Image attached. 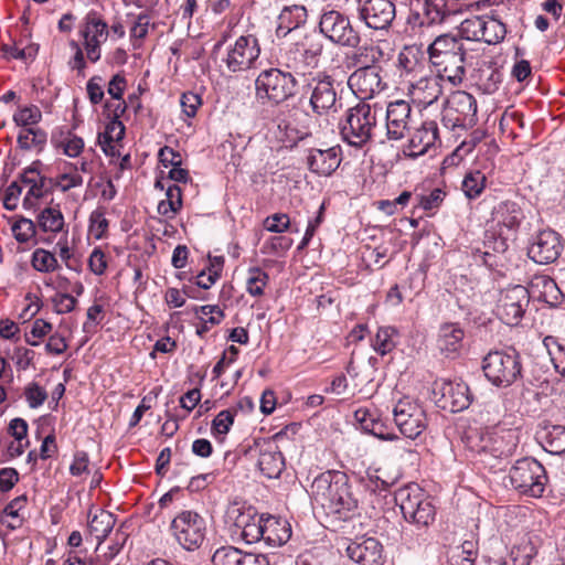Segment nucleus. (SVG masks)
<instances>
[{"mask_svg":"<svg viewBox=\"0 0 565 565\" xmlns=\"http://www.w3.org/2000/svg\"><path fill=\"white\" fill-rule=\"evenodd\" d=\"M376 126V110L365 102L350 107L339 122L342 140L356 149H362L372 140Z\"/></svg>","mask_w":565,"mask_h":565,"instance_id":"obj_6","label":"nucleus"},{"mask_svg":"<svg viewBox=\"0 0 565 565\" xmlns=\"http://www.w3.org/2000/svg\"><path fill=\"white\" fill-rule=\"evenodd\" d=\"M418 49L414 46H405L398 54L397 65L406 73L415 72L418 66Z\"/></svg>","mask_w":565,"mask_h":565,"instance_id":"obj_55","label":"nucleus"},{"mask_svg":"<svg viewBox=\"0 0 565 565\" xmlns=\"http://www.w3.org/2000/svg\"><path fill=\"white\" fill-rule=\"evenodd\" d=\"M115 523L116 516L111 512L98 510L95 514H92V512L88 514V529L98 541V545L108 536Z\"/></svg>","mask_w":565,"mask_h":565,"instance_id":"obj_36","label":"nucleus"},{"mask_svg":"<svg viewBox=\"0 0 565 565\" xmlns=\"http://www.w3.org/2000/svg\"><path fill=\"white\" fill-rule=\"evenodd\" d=\"M47 134L41 128H24L17 138L18 146L22 150L38 149L41 151L46 145Z\"/></svg>","mask_w":565,"mask_h":565,"instance_id":"obj_39","label":"nucleus"},{"mask_svg":"<svg viewBox=\"0 0 565 565\" xmlns=\"http://www.w3.org/2000/svg\"><path fill=\"white\" fill-rule=\"evenodd\" d=\"M311 87L309 104L315 114L322 115L331 110L337 103L334 78L326 72H319L308 84Z\"/></svg>","mask_w":565,"mask_h":565,"instance_id":"obj_22","label":"nucleus"},{"mask_svg":"<svg viewBox=\"0 0 565 565\" xmlns=\"http://www.w3.org/2000/svg\"><path fill=\"white\" fill-rule=\"evenodd\" d=\"M465 331L457 322L440 324L437 337V347L447 358L457 356L463 345Z\"/></svg>","mask_w":565,"mask_h":565,"instance_id":"obj_29","label":"nucleus"},{"mask_svg":"<svg viewBox=\"0 0 565 565\" xmlns=\"http://www.w3.org/2000/svg\"><path fill=\"white\" fill-rule=\"evenodd\" d=\"M52 303L56 313L64 315L75 309L77 299L70 294H56L52 298Z\"/></svg>","mask_w":565,"mask_h":565,"instance_id":"obj_62","label":"nucleus"},{"mask_svg":"<svg viewBox=\"0 0 565 565\" xmlns=\"http://www.w3.org/2000/svg\"><path fill=\"white\" fill-rule=\"evenodd\" d=\"M456 12L449 0H413L407 23L412 28L439 25Z\"/></svg>","mask_w":565,"mask_h":565,"instance_id":"obj_11","label":"nucleus"},{"mask_svg":"<svg viewBox=\"0 0 565 565\" xmlns=\"http://www.w3.org/2000/svg\"><path fill=\"white\" fill-rule=\"evenodd\" d=\"M42 167L43 163L40 160H35L31 163L30 167L25 168L19 177V181L22 184L29 185V189L32 186V184H35L43 175L42 173Z\"/></svg>","mask_w":565,"mask_h":565,"instance_id":"obj_63","label":"nucleus"},{"mask_svg":"<svg viewBox=\"0 0 565 565\" xmlns=\"http://www.w3.org/2000/svg\"><path fill=\"white\" fill-rule=\"evenodd\" d=\"M298 75L284 67H269L255 78V97L262 105H280L297 95Z\"/></svg>","mask_w":565,"mask_h":565,"instance_id":"obj_5","label":"nucleus"},{"mask_svg":"<svg viewBox=\"0 0 565 565\" xmlns=\"http://www.w3.org/2000/svg\"><path fill=\"white\" fill-rule=\"evenodd\" d=\"M235 415L236 411L232 408L221 411L212 420V434L214 436L227 434L234 423Z\"/></svg>","mask_w":565,"mask_h":565,"instance_id":"obj_54","label":"nucleus"},{"mask_svg":"<svg viewBox=\"0 0 565 565\" xmlns=\"http://www.w3.org/2000/svg\"><path fill=\"white\" fill-rule=\"evenodd\" d=\"M345 553L358 565L384 564V547L376 537H356L348 544Z\"/></svg>","mask_w":565,"mask_h":565,"instance_id":"obj_24","label":"nucleus"},{"mask_svg":"<svg viewBox=\"0 0 565 565\" xmlns=\"http://www.w3.org/2000/svg\"><path fill=\"white\" fill-rule=\"evenodd\" d=\"M41 119L42 113L35 105L24 106L13 115V121L21 127L36 125Z\"/></svg>","mask_w":565,"mask_h":565,"instance_id":"obj_53","label":"nucleus"},{"mask_svg":"<svg viewBox=\"0 0 565 565\" xmlns=\"http://www.w3.org/2000/svg\"><path fill=\"white\" fill-rule=\"evenodd\" d=\"M482 441V450L489 452L494 458H507L516 448V438L512 430L489 433Z\"/></svg>","mask_w":565,"mask_h":565,"instance_id":"obj_31","label":"nucleus"},{"mask_svg":"<svg viewBox=\"0 0 565 565\" xmlns=\"http://www.w3.org/2000/svg\"><path fill=\"white\" fill-rule=\"evenodd\" d=\"M562 250L561 235L553 230H544L534 237L527 248V255L535 263L547 265L556 262Z\"/></svg>","mask_w":565,"mask_h":565,"instance_id":"obj_23","label":"nucleus"},{"mask_svg":"<svg viewBox=\"0 0 565 565\" xmlns=\"http://www.w3.org/2000/svg\"><path fill=\"white\" fill-rule=\"evenodd\" d=\"M31 265L40 273H53L60 268L55 254L44 248H36L32 253Z\"/></svg>","mask_w":565,"mask_h":565,"instance_id":"obj_43","label":"nucleus"},{"mask_svg":"<svg viewBox=\"0 0 565 565\" xmlns=\"http://www.w3.org/2000/svg\"><path fill=\"white\" fill-rule=\"evenodd\" d=\"M543 448L553 455H562L565 452V426L563 425H545L539 431Z\"/></svg>","mask_w":565,"mask_h":565,"instance_id":"obj_35","label":"nucleus"},{"mask_svg":"<svg viewBox=\"0 0 565 565\" xmlns=\"http://www.w3.org/2000/svg\"><path fill=\"white\" fill-rule=\"evenodd\" d=\"M38 227L44 233L56 234L63 231L65 225L64 215L60 209V204L49 205L43 209L36 216Z\"/></svg>","mask_w":565,"mask_h":565,"instance_id":"obj_37","label":"nucleus"},{"mask_svg":"<svg viewBox=\"0 0 565 565\" xmlns=\"http://www.w3.org/2000/svg\"><path fill=\"white\" fill-rule=\"evenodd\" d=\"M259 55L258 39L253 34L241 35L227 46L222 62L228 72L239 73L254 68Z\"/></svg>","mask_w":565,"mask_h":565,"instance_id":"obj_12","label":"nucleus"},{"mask_svg":"<svg viewBox=\"0 0 565 565\" xmlns=\"http://www.w3.org/2000/svg\"><path fill=\"white\" fill-rule=\"evenodd\" d=\"M269 276L259 267H252L248 269V278L246 281V290L253 297H260L264 295V288L268 284Z\"/></svg>","mask_w":565,"mask_h":565,"instance_id":"obj_47","label":"nucleus"},{"mask_svg":"<svg viewBox=\"0 0 565 565\" xmlns=\"http://www.w3.org/2000/svg\"><path fill=\"white\" fill-rule=\"evenodd\" d=\"M125 136V125L121 121L109 120L103 132L98 134V143L104 152L111 148L114 141H120Z\"/></svg>","mask_w":565,"mask_h":565,"instance_id":"obj_45","label":"nucleus"},{"mask_svg":"<svg viewBox=\"0 0 565 565\" xmlns=\"http://www.w3.org/2000/svg\"><path fill=\"white\" fill-rule=\"evenodd\" d=\"M530 303L527 288L515 285L504 289L497 305V316L507 326H518Z\"/></svg>","mask_w":565,"mask_h":565,"instance_id":"obj_15","label":"nucleus"},{"mask_svg":"<svg viewBox=\"0 0 565 565\" xmlns=\"http://www.w3.org/2000/svg\"><path fill=\"white\" fill-rule=\"evenodd\" d=\"M382 71L381 66L354 68L348 77V86L361 102L371 99L386 88Z\"/></svg>","mask_w":565,"mask_h":565,"instance_id":"obj_20","label":"nucleus"},{"mask_svg":"<svg viewBox=\"0 0 565 565\" xmlns=\"http://www.w3.org/2000/svg\"><path fill=\"white\" fill-rule=\"evenodd\" d=\"M413 108L404 99L388 103L386 107V137L388 140H402L409 131Z\"/></svg>","mask_w":565,"mask_h":565,"instance_id":"obj_25","label":"nucleus"},{"mask_svg":"<svg viewBox=\"0 0 565 565\" xmlns=\"http://www.w3.org/2000/svg\"><path fill=\"white\" fill-rule=\"evenodd\" d=\"M308 11L305 6L292 4L284 7L277 19L276 34L278 38L288 35L291 31L306 24Z\"/></svg>","mask_w":565,"mask_h":565,"instance_id":"obj_32","label":"nucleus"},{"mask_svg":"<svg viewBox=\"0 0 565 565\" xmlns=\"http://www.w3.org/2000/svg\"><path fill=\"white\" fill-rule=\"evenodd\" d=\"M531 288L539 292V298L550 306H557L563 300V294L553 278L536 275L532 278Z\"/></svg>","mask_w":565,"mask_h":565,"instance_id":"obj_34","label":"nucleus"},{"mask_svg":"<svg viewBox=\"0 0 565 565\" xmlns=\"http://www.w3.org/2000/svg\"><path fill=\"white\" fill-rule=\"evenodd\" d=\"M290 537L291 526L286 519L265 514L262 541L267 546L279 547L286 544Z\"/></svg>","mask_w":565,"mask_h":565,"instance_id":"obj_30","label":"nucleus"},{"mask_svg":"<svg viewBox=\"0 0 565 565\" xmlns=\"http://www.w3.org/2000/svg\"><path fill=\"white\" fill-rule=\"evenodd\" d=\"M323 50L321 35L316 32L306 33L284 52L281 65L298 76H306L311 70L318 67Z\"/></svg>","mask_w":565,"mask_h":565,"instance_id":"obj_7","label":"nucleus"},{"mask_svg":"<svg viewBox=\"0 0 565 565\" xmlns=\"http://www.w3.org/2000/svg\"><path fill=\"white\" fill-rule=\"evenodd\" d=\"M501 82V72L495 68L488 67L480 72L478 85L484 94H493L499 89Z\"/></svg>","mask_w":565,"mask_h":565,"instance_id":"obj_52","label":"nucleus"},{"mask_svg":"<svg viewBox=\"0 0 565 565\" xmlns=\"http://www.w3.org/2000/svg\"><path fill=\"white\" fill-rule=\"evenodd\" d=\"M52 329L51 322L38 318L32 322L30 331L24 333V341L31 347H38L40 341L51 333Z\"/></svg>","mask_w":565,"mask_h":565,"instance_id":"obj_51","label":"nucleus"},{"mask_svg":"<svg viewBox=\"0 0 565 565\" xmlns=\"http://www.w3.org/2000/svg\"><path fill=\"white\" fill-rule=\"evenodd\" d=\"M440 145L438 124L435 120H426L411 135L403 153L405 157L416 159L436 150Z\"/></svg>","mask_w":565,"mask_h":565,"instance_id":"obj_21","label":"nucleus"},{"mask_svg":"<svg viewBox=\"0 0 565 565\" xmlns=\"http://www.w3.org/2000/svg\"><path fill=\"white\" fill-rule=\"evenodd\" d=\"M481 39L486 43L495 44L501 42L507 35V28L503 22L494 17L486 15Z\"/></svg>","mask_w":565,"mask_h":565,"instance_id":"obj_44","label":"nucleus"},{"mask_svg":"<svg viewBox=\"0 0 565 565\" xmlns=\"http://www.w3.org/2000/svg\"><path fill=\"white\" fill-rule=\"evenodd\" d=\"M103 82L104 79L100 75H94L88 79L86 84L87 96L93 105L102 103L104 98L105 93Z\"/></svg>","mask_w":565,"mask_h":565,"instance_id":"obj_61","label":"nucleus"},{"mask_svg":"<svg viewBox=\"0 0 565 565\" xmlns=\"http://www.w3.org/2000/svg\"><path fill=\"white\" fill-rule=\"evenodd\" d=\"M226 514L247 544L262 541L265 514H259L252 505L239 503H233Z\"/></svg>","mask_w":565,"mask_h":565,"instance_id":"obj_16","label":"nucleus"},{"mask_svg":"<svg viewBox=\"0 0 565 565\" xmlns=\"http://www.w3.org/2000/svg\"><path fill=\"white\" fill-rule=\"evenodd\" d=\"M487 186V177L479 170L469 171L463 177L461 190L469 200L478 199Z\"/></svg>","mask_w":565,"mask_h":565,"instance_id":"obj_40","label":"nucleus"},{"mask_svg":"<svg viewBox=\"0 0 565 565\" xmlns=\"http://www.w3.org/2000/svg\"><path fill=\"white\" fill-rule=\"evenodd\" d=\"M394 500L398 505L403 519L415 526L418 536L423 537L436 519V507L433 498L417 483L411 482L394 492Z\"/></svg>","mask_w":565,"mask_h":565,"instance_id":"obj_3","label":"nucleus"},{"mask_svg":"<svg viewBox=\"0 0 565 565\" xmlns=\"http://www.w3.org/2000/svg\"><path fill=\"white\" fill-rule=\"evenodd\" d=\"M356 12L366 28L387 31L396 17V7L392 0H358Z\"/></svg>","mask_w":565,"mask_h":565,"instance_id":"obj_17","label":"nucleus"},{"mask_svg":"<svg viewBox=\"0 0 565 565\" xmlns=\"http://www.w3.org/2000/svg\"><path fill=\"white\" fill-rule=\"evenodd\" d=\"M150 26V15L147 12H140L130 28V40L135 49L141 46V42L147 38Z\"/></svg>","mask_w":565,"mask_h":565,"instance_id":"obj_49","label":"nucleus"},{"mask_svg":"<svg viewBox=\"0 0 565 565\" xmlns=\"http://www.w3.org/2000/svg\"><path fill=\"white\" fill-rule=\"evenodd\" d=\"M254 444L259 448L257 466L260 472L268 479L279 478L285 469V459L278 446L267 440L263 443L255 440Z\"/></svg>","mask_w":565,"mask_h":565,"instance_id":"obj_27","label":"nucleus"},{"mask_svg":"<svg viewBox=\"0 0 565 565\" xmlns=\"http://www.w3.org/2000/svg\"><path fill=\"white\" fill-rule=\"evenodd\" d=\"M433 392L435 396L439 395V398L436 401L438 406L451 413L467 409L472 402L470 388L462 381H436Z\"/></svg>","mask_w":565,"mask_h":565,"instance_id":"obj_18","label":"nucleus"},{"mask_svg":"<svg viewBox=\"0 0 565 565\" xmlns=\"http://www.w3.org/2000/svg\"><path fill=\"white\" fill-rule=\"evenodd\" d=\"M394 423L401 434L416 439L427 427L424 408L409 397L401 398L393 408Z\"/></svg>","mask_w":565,"mask_h":565,"instance_id":"obj_14","label":"nucleus"},{"mask_svg":"<svg viewBox=\"0 0 565 565\" xmlns=\"http://www.w3.org/2000/svg\"><path fill=\"white\" fill-rule=\"evenodd\" d=\"M511 486L522 494L541 498L547 483L544 466L534 458L524 457L514 462L509 471Z\"/></svg>","mask_w":565,"mask_h":565,"instance_id":"obj_8","label":"nucleus"},{"mask_svg":"<svg viewBox=\"0 0 565 565\" xmlns=\"http://www.w3.org/2000/svg\"><path fill=\"white\" fill-rule=\"evenodd\" d=\"M24 396L30 408H38L47 398L46 391L36 382H31L24 387Z\"/></svg>","mask_w":565,"mask_h":565,"instance_id":"obj_57","label":"nucleus"},{"mask_svg":"<svg viewBox=\"0 0 565 565\" xmlns=\"http://www.w3.org/2000/svg\"><path fill=\"white\" fill-rule=\"evenodd\" d=\"M543 344L547 350L555 371L565 377V343L557 337L546 335Z\"/></svg>","mask_w":565,"mask_h":565,"instance_id":"obj_41","label":"nucleus"},{"mask_svg":"<svg viewBox=\"0 0 565 565\" xmlns=\"http://www.w3.org/2000/svg\"><path fill=\"white\" fill-rule=\"evenodd\" d=\"M318 28L319 35L335 45L353 46L359 39V31L353 28L350 18L332 8L322 10Z\"/></svg>","mask_w":565,"mask_h":565,"instance_id":"obj_10","label":"nucleus"},{"mask_svg":"<svg viewBox=\"0 0 565 565\" xmlns=\"http://www.w3.org/2000/svg\"><path fill=\"white\" fill-rule=\"evenodd\" d=\"M312 504L334 521L347 522L360 514V499L349 476L340 470H327L310 484Z\"/></svg>","mask_w":565,"mask_h":565,"instance_id":"obj_1","label":"nucleus"},{"mask_svg":"<svg viewBox=\"0 0 565 565\" xmlns=\"http://www.w3.org/2000/svg\"><path fill=\"white\" fill-rule=\"evenodd\" d=\"M238 557V548L226 545L218 547L212 555L213 565H235Z\"/></svg>","mask_w":565,"mask_h":565,"instance_id":"obj_59","label":"nucleus"},{"mask_svg":"<svg viewBox=\"0 0 565 565\" xmlns=\"http://www.w3.org/2000/svg\"><path fill=\"white\" fill-rule=\"evenodd\" d=\"M342 161V150L340 146H333L328 149L311 148L307 156L308 169L318 175L329 177L340 166Z\"/></svg>","mask_w":565,"mask_h":565,"instance_id":"obj_26","label":"nucleus"},{"mask_svg":"<svg viewBox=\"0 0 565 565\" xmlns=\"http://www.w3.org/2000/svg\"><path fill=\"white\" fill-rule=\"evenodd\" d=\"M52 142L56 148H62L64 154L75 158L81 154L84 149V140L72 134L70 130L65 134L62 139H56L54 136L52 137Z\"/></svg>","mask_w":565,"mask_h":565,"instance_id":"obj_48","label":"nucleus"},{"mask_svg":"<svg viewBox=\"0 0 565 565\" xmlns=\"http://www.w3.org/2000/svg\"><path fill=\"white\" fill-rule=\"evenodd\" d=\"M398 335V330L393 326L379 327L371 340V347L377 354L384 356L396 348Z\"/></svg>","mask_w":565,"mask_h":565,"instance_id":"obj_38","label":"nucleus"},{"mask_svg":"<svg viewBox=\"0 0 565 565\" xmlns=\"http://www.w3.org/2000/svg\"><path fill=\"white\" fill-rule=\"evenodd\" d=\"M445 196H446V193L441 189L437 188V189H434L427 195H418L417 204L424 211H434L440 206Z\"/></svg>","mask_w":565,"mask_h":565,"instance_id":"obj_60","label":"nucleus"},{"mask_svg":"<svg viewBox=\"0 0 565 565\" xmlns=\"http://www.w3.org/2000/svg\"><path fill=\"white\" fill-rule=\"evenodd\" d=\"M525 215L521 206L510 200L501 201L493 207L492 220L500 226V235H503V228L515 234L520 228Z\"/></svg>","mask_w":565,"mask_h":565,"instance_id":"obj_28","label":"nucleus"},{"mask_svg":"<svg viewBox=\"0 0 565 565\" xmlns=\"http://www.w3.org/2000/svg\"><path fill=\"white\" fill-rule=\"evenodd\" d=\"M481 369L491 385L507 388L524 377L523 359L513 347L491 350L482 359Z\"/></svg>","mask_w":565,"mask_h":565,"instance_id":"obj_4","label":"nucleus"},{"mask_svg":"<svg viewBox=\"0 0 565 565\" xmlns=\"http://www.w3.org/2000/svg\"><path fill=\"white\" fill-rule=\"evenodd\" d=\"M38 224L30 218L20 216L11 226L14 238L19 243H28L36 235Z\"/></svg>","mask_w":565,"mask_h":565,"instance_id":"obj_50","label":"nucleus"},{"mask_svg":"<svg viewBox=\"0 0 565 565\" xmlns=\"http://www.w3.org/2000/svg\"><path fill=\"white\" fill-rule=\"evenodd\" d=\"M537 554L535 545L530 540H523L514 546L510 553L511 565H531V561Z\"/></svg>","mask_w":565,"mask_h":565,"instance_id":"obj_46","label":"nucleus"},{"mask_svg":"<svg viewBox=\"0 0 565 565\" xmlns=\"http://www.w3.org/2000/svg\"><path fill=\"white\" fill-rule=\"evenodd\" d=\"M443 120L451 128H472L477 121V100L465 92L457 90L446 100Z\"/></svg>","mask_w":565,"mask_h":565,"instance_id":"obj_13","label":"nucleus"},{"mask_svg":"<svg viewBox=\"0 0 565 565\" xmlns=\"http://www.w3.org/2000/svg\"><path fill=\"white\" fill-rule=\"evenodd\" d=\"M82 34L84 39L106 41L108 25L96 12L92 11L85 18V28Z\"/></svg>","mask_w":565,"mask_h":565,"instance_id":"obj_42","label":"nucleus"},{"mask_svg":"<svg viewBox=\"0 0 565 565\" xmlns=\"http://www.w3.org/2000/svg\"><path fill=\"white\" fill-rule=\"evenodd\" d=\"M443 81L438 75L419 78L412 85V95L416 102L424 106H430L443 95Z\"/></svg>","mask_w":565,"mask_h":565,"instance_id":"obj_33","label":"nucleus"},{"mask_svg":"<svg viewBox=\"0 0 565 565\" xmlns=\"http://www.w3.org/2000/svg\"><path fill=\"white\" fill-rule=\"evenodd\" d=\"M47 195V190L44 183V174L39 178L38 182L35 184H32V186L26 192L24 199H23V207L25 210H32L35 209L36 203L35 200H40Z\"/></svg>","mask_w":565,"mask_h":565,"instance_id":"obj_58","label":"nucleus"},{"mask_svg":"<svg viewBox=\"0 0 565 565\" xmlns=\"http://www.w3.org/2000/svg\"><path fill=\"white\" fill-rule=\"evenodd\" d=\"M289 216L285 213H276L268 216L264 222L265 228L273 233H282L289 228Z\"/></svg>","mask_w":565,"mask_h":565,"instance_id":"obj_64","label":"nucleus"},{"mask_svg":"<svg viewBox=\"0 0 565 565\" xmlns=\"http://www.w3.org/2000/svg\"><path fill=\"white\" fill-rule=\"evenodd\" d=\"M469 38L445 33L438 35L428 46L429 62L437 75L454 86L462 83L466 75V44Z\"/></svg>","mask_w":565,"mask_h":565,"instance_id":"obj_2","label":"nucleus"},{"mask_svg":"<svg viewBox=\"0 0 565 565\" xmlns=\"http://www.w3.org/2000/svg\"><path fill=\"white\" fill-rule=\"evenodd\" d=\"M109 226L108 220L105 217V213L102 210H95L89 216V234L96 239H102Z\"/></svg>","mask_w":565,"mask_h":565,"instance_id":"obj_56","label":"nucleus"},{"mask_svg":"<svg viewBox=\"0 0 565 565\" xmlns=\"http://www.w3.org/2000/svg\"><path fill=\"white\" fill-rule=\"evenodd\" d=\"M170 532L177 543L185 551L201 547L206 536V521L198 512L183 510L170 523Z\"/></svg>","mask_w":565,"mask_h":565,"instance_id":"obj_9","label":"nucleus"},{"mask_svg":"<svg viewBox=\"0 0 565 565\" xmlns=\"http://www.w3.org/2000/svg\"><path fill=\"white\" fill-rule=\"evenodd\" d=\"M344 56V63L348 68H366L381 66L382 62L390 60V54L384 51L379 41L372 39L361 41L359 35L358 42Z\"/></svg>","mask_w":565,"mask_h":565,"instance_id":"obj_19","label":"nucleus"}]
</instances>
